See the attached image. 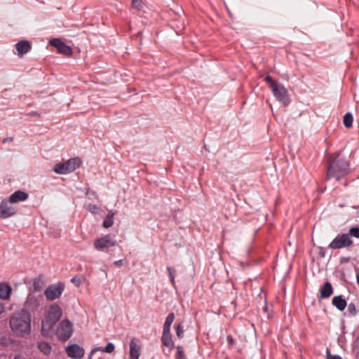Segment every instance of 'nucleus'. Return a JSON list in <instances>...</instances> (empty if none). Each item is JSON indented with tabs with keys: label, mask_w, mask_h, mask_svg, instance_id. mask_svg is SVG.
I'll return each mask as SVG.
<instances>
[{
	"label": "nucleus",
	"mask_w": 359,
	"mask_h": 359,
	"mask_svg": "<svg viewBox=\"0 0 359 359\" xmlns=\"http://www.w3.org/2000/svg\"><path fill=\"white\" fill-rule=\"evenodd\" d=\"M12 331L18 337L29 335L31 332V315L25 311H19L13 313L10 319Z\"/></svg>",
	"instance_id": "f257e3e1"
},
{
	"label": "nucleus",
	"mask_w": 359,
	"mask_h": 359,
	"mask_svg": "<svg viewBox=\"0 0 359 359\" xmlns=\"http://www.w3.org/2000/svg\"><path fill=\"white\" fill-rule=\"evenodd\" d=\"M93 245L97 250L102 251L106 248L115 246L116 242L109 234H107L96 239Z\"/></svg>",
	"instance_id": "9d476101"
},
{
	"label": "nucleus",
	"mask_w": 359,
	"mask_h": 359,
	"mask_svg": "<svg viewBox=\"0 0 359 359\" xmlns=\"http://www.w3.org/2000/svg\"><path fill=\"white\" fill-rule=\"evenodd\" d=\"M66 352L69 357L74 359H81L83 357L84 349L77 344H72L66 348Z\"/></svg>",
	"instance_id": "ddd939ff"
},
{
	"label": "nucleus",
	"mask_w": 359,
	"mask_h": 359,
	"mask_svg": "<svg viewBox=\"0 0 359 359\" xmlns=\"http://www.w3.org/2000/svg\"><path fill=\"white\" fill-rule=\"evenodd\" d=\"M97 209H98V208L95 205L89 204V205H88V210L91 212L95 211Z\"/></svg>",
	"instance_id": "f704fd0d"
},
{
	"label": "nucleus",
	"mask_w": 359,
	"mask_h": 359,
	"mask_svg": "<svg viewBox=\"0 0 359 359\" xmlns=\"http://www.w3.org/2000/svg\"><path fill=\"white\" fill-rule=\"evenodd\" d=\"M50 44L55 48H56L59 53H62L65 55H72V49L70 46L66 45L60 39H52L50 41Z\"/></svg>",
	"instance_id": "f8f14e48"
},
{
	"label": "nucleus",
	"mask_w": 359,
	"mask_h": 359,
	"mask_svg": "<svg viewBox=\"0 0 359 359\" xmlns=\"http://www.w3.org/2000/svg\"><path fill=\"white\" fill-rule=\"evenodd\" d=\"M349 237H355L359 238V226L351 227L349 229L348 233Z\"/></svg>",
	"instance_id": "393cba45"
},
{
	"label": "nucleus",
	"mask_w": 359,
	"mask_h": 359,
	"mask_svg": "<svg viewBox=\"0 0 359 359\" xmlns=\"http://www.w3.org/2000/svg\"><path fill=\"white\" fill-rule=\"evenodd\" d=\"M132 6L138 10L141 9L142 7V0H132Z\"/></svg>",
	"instance_id": "7c9ffc66"
},
{
	"label": "nucleus",
	"mask_w": 359,
	"mask_h": 359,
	"mask_svg": "<svg viewBox=\"0 0 359 359\" xmlns=\"http://www.w3.org/2000/svg\"><path fill=\"white\" fill-rule=\"evenodd\" d=\"M226 341H227V343H228L229 345H231L232 346V345H233L235 344V341H234L233 337L231 336V335H227Z\"/></svg>",
	"instance_id": "2f4dec72"
},
{
	"label": "nucleus",
	"mask_w": 359,
	"mask_h": 359,
	"mask_svg": "<svg viewBox=\"0 0 359 359\" xmlns=\"http://www.w3.org/2000/svg\"><path fill=\"white\" fill-rule=\"evenodd\" d=\"M103 348L104 347H102V346H100V347H96L95 348H93L92 351H91V354H94L95 352L97 351H102L103 352Z\"/></svg>",
	"instance_id": "72a5a7b5"
},
{
	"label": "nucleus",
	"mask_w": 359,
	"mask_h": 359,
	"mask_svg": "<svg viewBox=\"0 0 359 359\" xmlns=\"http://www.w3.org/2000/svg\"><path fill=\"white\" fill-rule=\"evenodd\" d=\"M170 282L172 283V285H175V276H171V277H170Z\"/></svg>",
	"instance_id": "37998d69"
},
{
	"label": "nucleus",
	"mask_w": 359,
	"mask_h": 359,
	"mask_svg": "<svg viewBox=\"0 0 359 359\" xmlns=\"http://www.w3.org/2000/svg\"><path fill=\"white\" fill-rule=\"evenodd\" d=\"M43 300V297L41 295H39L38 297H35L34 295L29 294L26 301L24 304L23 309L21 311H25L26 312H34L36 311L40 305L41 302Z\"/></svg>",
	"instance_id": "6e6552de"
},
{
	"label": "nucleus",
	"mask_w": 359,
	"mask_h": 359,
	"mask_svg": "<svg viewBox=\"0 0 359 359\" xmlns=\"http://www.w3.org/2000/svg\"><path fill=\"white\" fill-rule=\"evenodd\" d=\"M348 172L349 165L348 163L344 159L337 156L330 161L326 178L329 180L334 177L339 181L341 177L347 175Z\"/></svg>",
	"instance_id": "7ed1b4c3"
},
{
	"label": "nucleus",
	"mask_w": 359,
	"mask_h": 359,
	"mask_svg": "<svg viewBox=\"0 0 359 359\" xmlns=\"http://www.w3.org/2000/svg\"><path fill=\"white\" fill-rule=\"evenodd\" d=\"M38 348L41 352H42L44 355H48L50 353L51 346L47 342H40L38 344Z\"/></svg>",
	"instance_id": "5701e85b"
},
{
	"label": "nucleus",
	"mask_w": 359,
	"mask_h": 359,
	"mask_svg": "<svg viewBox=\"0 0 359 359\" xmlns=\"http://www.w3.org/2000/svg\"><path fill=\"white\" fill-rule=\"evenodd\" d=\"M348 311L352 316H355L357 314V310L353 303H350L348 305Z\"/></svg>",
	"instance_id": "c756f323"
},
{
	"label": "nucleus",
	"mask_w": 359,
	"mask_h": 359,
	"mask_svg": "<svg viewBox=\"0 0 359 359\" xmlns=\"http://www.w3.org/2000/svg\"><path fill=\"white\" fill-rule=\"evenodd\" d=\"M264 81L269 85L273 95L280 102L284 105H287L290 103L288 91L283 84L273 80L270 75H267L264 78Z\"/></svg>",
	"instance_id": "20e7f679"
},
{
	"label": "nucleus",
	"mask_w": 359,
	"mask_h": 359,
	"mask_svg": "<svg viewBox=\"0 0 359 359\" xmlns=\"http://www.w3.org/2000/svg\"><path fill=\"white\" fill-rule=\"evenodd\" d=\"M4 311V306L2 303L0 302V314H1Z\"/></svg>",
	"instance_id": "a19ab883"
},
{
	"label": "nucleus",
	"mask_w": 359,
	"mask_h": 359,
	"mask_svg": "<svg viewBox=\"0 0 359 359\" xmlns=\"http://www.w3.org/2000/svg\"><path fill=\"white\" fill-rule=\"evenodd\" d=\"M114 348H115V347H114V344L109 342L107 344L106 346H104L103 348V352H105L107 353H111L114 352Z\"/></svg>",
	"instance_id": "cd10ccee"
},
{
	"label": "nucleus",
	"mask_w": 359,
	"mask_h": 359,
	"mask_svg": "<svg viewBox=\"0 0 359 359\" xmlns=\"http://www.w3.org/2000/svg\"><path fill=\"white\" fill-rule=\"evenodd\" d=\"M122 264V260H117L114 262V264L116 266H120Z\"/></svg>",
	"instance_id": "58836bf2"
},
{
	"label": "nucleus",
	"mask_w": 359,
	"mask_h": 359,
	"mask_svg": "<svg viewBox=\"0 0 359 359\" xmlns=\"http://www.w3.org/2000/svg\"><path fill=\"white\" fill-rule=\"evenodd\" d=\"M130 357L129 359H139L140 355V345L138 344V340L133 339L130 340Z\"/></svg>",
	"instance_id": "4468645a"
},
{
	"label": "nucleus",
	"mask_w": 359,
	"mask_h": 359,
	"mask_svg": "<svg viewBox=\"0 0 359 359\" xmlns=\"http://www.w3.org/2000/svg\"><path fill=\"white\" fill-rule=\"evenodd\" d=\"M42 283L40 279H35L33 283V288L34 291H39L42 287Z\"/></svg>",
	"instance_id": "c85d7f7f"
},
{
	"label": "nucleus",
	"mask_w": 359,
	"mask_h": 359,
	"mask_svg": "<svg viewBox=\"0 0 359 359\" xmlns=\"http://www.w3.org/2000/svg\"><path fill=\"white\" fill-rule=\"evenodd\" d=\"M71 282H72V283H74V284H78V285H79V283H78V282H79V278H78L76 276L73 277V278L71 279Z\"/></svg>",
	"instance_id": "4c0bfd02"
},
{
	"label": "nucleus",
	"mask_w": 359,
	"mask_h": 359,
	"mask_svg": "<svg viewBox=\"0 0 359 359\" xmlns=\"http://www.w3.org/2000/svg\"><path fill=\"white\" fill-rule=\"evenodd\" d=\"M31 43L28 41L22 40L15 44V48L19 56L27 53L31 50Z\"/></svg>",
	"instance_id": "dca6fc26"
},
{
	"label": "nucleus",
	"mask_w": 359,
	"mask_h": 359,
	"mask_svg": "<svg viewBox=\"0 0 359 359\" xmlns=\"http://www.w3.org/2000/svg\"><path fill=\"white\" fill-rule=\"evenodd\" d=\"M353 117L351 113L348 112L344 116L343 123L346 128H351L353 125Z\"/></svg>",
	"instance_id": "b1692460"
},
{
	"label": "nucleus",
	"mask_w": 359,
	"mask_h": 359,
	"mask_svg": "<svg viewBox=\"0 0 359 359\" xmlns=\"http://www.w3.org/2000/svg\"><path fill=\"white\" fill-rule=\"evenodd\" d=\"M327 359H342V358L339 355H332L329 354L327 356Z\"/></svg>",
	"instance_id": "c9c22d12"
},
{
	"label": "nucleus",
	"mask_w": 359,
	"mask_h": 359,
	"mask_svg": "<svg viewBox=\"0 0 359 359\" xmlns=\"http://www.w3.org/2000/svg\"><path fill=\"white\" fill-rule=\"evenodd\" d=\"M73 332L72 324L68 320H63L57 330L60 339L66 341L70 338Z\"/></svg>",
	"instance_id": "1a4fd4ad"
},
{
	"label": "nucleus",
	"mask_w": 359,
	"mask_h": 359,
	"mask_svg": "<svg viewBox=\"0 0 359 359\" xmlns=\"http://www.w3.org/2000/svg\"><path fill=\"white\" fill-rule=\"evenodd\" d=\"M62 314L61 308L57 304H52L48 309L45 319L42 321L41 332L48 335L55 324L60 320Z\"/></svg>",
	"instance_id": "f03ea898"
},
{
	"label": "nucleus",
	"mask_w": 359,
	"mask_h": 359,
	"mask_svg": "<svg viewBox=\"0 0 359 359\" xmlns=\"http://www.w3.org/2000/svg\"><path fill=\"white\" fill-rule=\"evenodd\" d=\"M9 203L7 199H4L0 203V218L6 219L15 215L16 209Z\"/></svg>",
	"instance_id": "9b49d317"
},
{
	"label": "nucleus",
	"mask_w": 359,
	"mask_h": 359,
	"mask_svg": "<svg viewBox=\"0 0 359 359\" xmlns=\"http://www.w3.org/2000/svg\"><path fill=\"white\" fill-rule=\"evenodd\" d=\"M176 359H186L183 348L181 346H177V347Z\"/></svg>",
	"instance_id": "a878e982"
},
{
	"label": "nucleus",
	"mask_w": 359,
	"mask_h": 359,
	"mask_svg": "<svg viewBox=\"0 0 359 359\" xmlns=\"http://www.w3.org/2000/svg\"><path fill=\"white\" fill-rule=\"evenodd\" d=\"M114 215H115V213L113 212L112 211L109 212V213L107 214V217L104 218L103 223H102V226L104 228L108 229L113 225Z\"/></svg>",
	"instance_id": "412c9836"
},
{
	"label": "nucleus",
	"mask_w": 359,
	"mask_h": 359,
	"mask_svg": "<svg viewBox=\"0 0 359 359\" xmlns=\"http://www.w3.org/2000/svg\"><path fill=\"white\" fill-rule=\"evenodd\" d=\"M349 260H350L349 257H341L340 258V263L341 264L346 263V262H348Z\"/></svg>",
	"instance_id": "e433bc0d"
},
{
	"label": "nucleus",
	"mask_w": 359,
	"mask_h": 359,
	"mask_svg": "<svg viewBox=\"0 0 359 359\" xmlns=\"http://www.w3.org/2000/svg\"><path fill=\"white\" fill-rule=\"evenodd\" d=\"M161 341L163 346H167L170 350L174 348V341H172L170 331L165 332V330H163Z\"/></svg>",
	"instance_id": "a211bd4d"
},
{
	"label": "nucleus",
	"mask_w": 359,
	"mask_h": 359,
	"mask_svg": "<svg viewBox=\"0 0 359 359\" xmlns=\"http://www.w3.org/2000/svg\"><path fill=\"white\" fill-rule=\"evenodd\" d=\"M93 354H91V353L89 354L88 357V359H92V355Z\"/></svg>",
	"instance_id": "c03bdc74"
},
{
	"label": "nucleus",
	"mask_w": 359,
	"mask_h": 359,
	"mask_svg": "<svg viewBox=\"0 0 359 359\" xmlns=\"http://www.w3.org/2000/svg\"><path fill=\"white\" fill-rule=\"evenodd\" d=\"M175 320V314L173 313H170L165 318L163 330H165V332L170 331V327L172 323Z\"/></svg>",
	"instance_id": "4be33fe9"
},
{
	"label": "nucleus",
	"mask_w": 359,
	"mask_h": 359,
	"mask_svg": "<svg viewBox=\"0 0 359 359\" xmlns=\"http://www.w3.org/2000/svg\"><path fill=\"white\" fill-rule=\"evenodd\" d=\"M13 141V137H7L3 140V143Z\"/></svg>",
	"instance_id": "79ce46f5"
},
{
	"label": "nucleus",
	"mask_w": 359,
	"mask_h": 359,
	"mask_svg": "<svg viewBox=\"0 0 359 359\" xmlns=\"http://www.w3.org/2000/svg\"><path fill=\"white\" fill-rule=\"evenodd\" d=\"M353 245V241L349 235L347 233H342L337 235L332 241L329 244V248L331 249H341L347 248Z\"/></svg>",
	"instance_id": "423d86ee"
},
{
	"label": "nucleus",
	"mask_w": 359,
	"mask_h": 359,
	"mask_svg": "<svg viewBox=\"0 0 359 359\" xmlns=\"http://www.w3.org/2000/svg\"><path fill=\"white\" fill-rule=\"evenodd\" d=\"M65 290V285L62 283H57L48 286L44 291V295L48 300L53 301L58 299Z\"/></svg>",
	"instance_id": "0eeeda50"
},
{
	"label": "nucleus",
	"mask_w": 359,
	"mask_h": 359,
	"mask_svg": "<svg viewBox=\"0 0 359 359\" xmlns=\"http://www.w3.org/2000/svg\"><path fill=\"white\" fill-rule=\"evenodd\" d=\"M13 359H26L24 356H22V355H15L14 358Z\"/></svg>",
	"instance_id": "ea45409f"
},
{
	"label": "nucleus",
	"mask_w": 359,
	"mask_h": 359,
	"mask_svg": "<svg viewBox=\"0 0 359 359\" xmlns=\"http://www.w3.org/2000/svg\"><path fill=\"white\" fill-rule=\"evenodd\" d=\"M176 335L179 338H182L184 336V328L181 323H179L175 327Z\"/></svg>",
	"instance_id": "bb28decb"
},
{
	"label": "nucleus",
	"mask_w": 359,
	"mask_h": 359,
	"mask_svg": "<svg viewBox=\"0 0 359 359\" xmlns=\"http://www.w3.org/2000/svg\"><path fill=\"white\" fill-rule=\"evenodd\" d=\"M320 297L323 299L330 297L333 293V288L332 284L327 281L320 289Z\"/></svg>",
	"instance_id": "6ab92c4d"
},
{
	"label": "nucleus",
	"mask_w": 359,
	"mask_h": 359,
	"mask_svg": "<svg viewBox=\"0 0 359 359\" xmlns=\"http://www.w3.org/2000/svg\"><path fill=\"white\" fill-rule=\"evenodd\" d=\"M352 208L354 209L359 208V205L358 206H353Z\"/></svg>",
	"instance_id": "a18cd8bd"
},
{
	"label": "nucleus",
	"mask_w": 359,
	"mask_h": 359,
	"mask_svg": "<svg viewBox=\"0 0 359 359\" xmlns=\"http://www.w3.org/2000/svg\"><path fill=\"white\" fill-rule=\"evenodd\" d=\"M167 270L168 271L170 277H171V276H175V269H173L172 267L168 266V267H167Z\"/></svg>",
	"instance_id": "473e14b6"
},
{
	"label": "nucleus",
	"mask_w": 359,
	"mask_h": 359,
	"mask_svg": "<svg viewBox=\"0 0 359 359\" xmlns=\"http://www.w3.org/2000/svg\"><path fill=\"white\" fill-rule=\"evenodd\" d=\"M332 304L339 311H343L347 306V302L345 299L342 297V296H335L333 297L332 300Z\"/></svg>",
	"instance_id": "aec40b11"
},
{
	"label": "nucleus",
	"mask_w": 359,
	"mask_h": 359,
	"mask_svg": "<svg viewBox=\"0 0 359 359\" xmlns=\"http://www.w3.org/2000/svg\"><path fill=\"white\" fill-rule=\"evenodd\" d=\"M28 197H29V195L27 193H26L23 191H21V190H18V191H15L13 194H12L9 196L8 200L11 204H13V203H17L19 202L25 201L28 198Z\"/></svg>",
	"instance_id": "2eb2a0df"
},
{
	"label": "nucleus",
	"mask_w": 359,
	"mask_h": 359,
	"mask_svg": "<svg viewBox=\"0 0 359 359\" xmlns=\"http://www.w3.org/2000/svg\"><path fill=\"white\" fill-rule=\"evenodd\" d=\"M12 287L6 283H0V299L8 300L11 298Z\"/></svg>",
	"instance_id": "f3484780"
},
{
	"label": "nucleus",
	"mask_w": 359,
	"mask_h": 359,
	"mask_svg": "<svg viewBox=\"0 0 359 359\" xmlns=\"http://www.w3.org/2000/svg\"><path fill=\"white\" fill-rule=\"evenodd\" d=\"M79 158H72L65 163H57L53 167V171L57 174L64 175L72 172L78 168L81 165Z\"/></svg>",
	"instance_id": "39448f33"
}]
</instances>
